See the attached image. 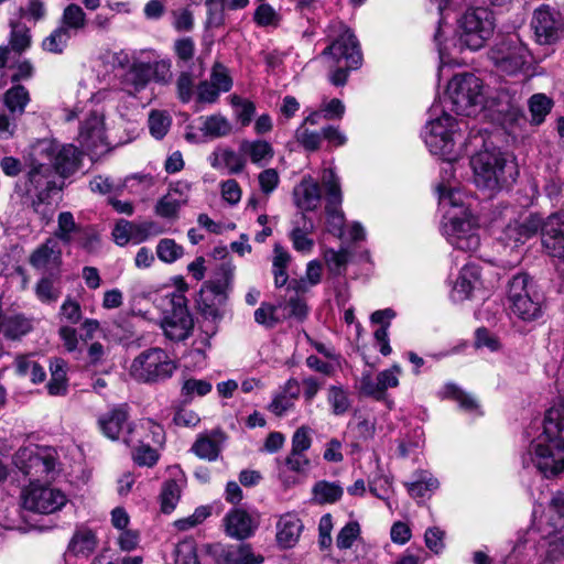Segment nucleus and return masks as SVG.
Listing matches in <instances>:
<instances>
[{
  "mask_svg": "<svg viewBox=\"0 0 564 564\" xmlns=\"http://www.w3.org/2000/svg\"><path fill=\"white\" fill-rule=\"evenodd\" d=\"M508 302L513 315L531 322L542 315V297L527 273L516 274L508 283Z\"/></svg>",
  "mask_w": 564,
  "mask_h": 564,
  "instance_id": "nucleus-8",
  "label": "nucleus"
},
{
  "mask_svg": "<svg viewBox=\"0 0 564 564\" xmlns=\"http://www.w3.org/2000/svg\"><path fill=\"white\" fill-rule=\"evenodd\" d=\"M340 34L324 50L323 55H329L337 63V68L330 74L335 86H344L351 69H357L362 62L359 43L354 33L340 24Z\"/></svg>",
  "mask_w": 564,
  "mask_h": 564,
  "instance_id": "nucleus-4",
  "label": "nucleus"
},
{
  "mask_svg": "<svg viewBox=\"0 0 564 564\" xmlns=\"http://www.w3.org/2000/svg\"><path fill=\"white\" fill-rule=\"evenodd\" d=\"M327 401L335 415L345 414L351 405L348 392L341 386H330L328 388Z\"/></svg>",
  "mask_w": 564,
  "mask_h": 564,
  "instance_id": "nucleus-42",
  "label": "nucleus"
},
{
  "mask_svg": "<svg viewBox=\"0 0 564 564\" xmlns=\"http://www.w3.org/2000/svg\"><path fill=\"white\" fill-rule=\"evenodd\" d=\"M295 139L306 151L314 152L319 149L323 135L322 131H311L306 127L300 126L295 131Z\"/></svg>",
  "mask_w": 564,
  "mask_h": 564,
  "instance_id": "nucleus-55",
  "label": "nucleus"
},
{
  "mask_svg": "<svg viewBox=\"0 0 564 564\" xmlns=\"http://www.w3.org/2000/svg\"><path fill=\"white\" fill-rule=\"evenodd\" d=\"M3 101L11 115H21L30 101V96L23 86L17 85L6 91Z\"/></svg>",
  "mask_w": 564,
  "mask_h": 564,
  "instance_id": "nucleus-36",
  "label": "nucleus"
},
{
  "mask_svg": "<svg viewBox=\"0 0 564 564\" xmlns=\"http://www.w3.org/2000/svg\"><path fill=\"white\" fill-rule=\"evenodd\" d=\"M484 85L480 78L470 73L458 74L447 86L452 110L460 116H474L484 104Z\"/></svg>",
  "mask_w": 564,
  "mask_h": 564,
  "instance_id": "nucleus-7",
  "label": "nucleus"
},
{
  "mask_svg": "<svg viewBox=\"0 0 564 564\" xmlns=\"http://www.w3.org/2000/svg\"><path fill=\"white\" fill-rule=\"evenodd\" d=\"M62 473V463L57 451L51 446H37V474L45 482L54 481Z\"/></svg>",
  "mask_w": 564,
  "mask_h": 564,
  "instance_id": "nucleus-28",
  "label": "nucleus"
},
{
  "mask_svg": "<svg viewBox=\"0 0 564 564\" xmlns=\"http://www.w3.org/2000/svg\"><path fill=\"white\" fill-rule=\"evenodd\" d=\"M431 119L425 124L423 139L430 152L451 162L456 159L455 145L462 140V124L451 115L445 112L440 105L434 104L430 108Z\"/></svg>",
  "mask_w": 564,
  "mask_h": 564,
  "instance_id": "nucleus-2",
  "label": "nucleus"
},
{
  "mask_svg": "<svg viewBox=\"0 0 564 564\" xmlns=\"http://www.w3.org/2000/svg\"><path fill=\"white\" fill-rule=\"evenodd\" d=\"M303 524L294 513H285L276 523V541L282 547H292L299 540Z\"/></svg>",
  "mask_w": 564,
  "mask_h": 564,
  "instance_id": "nucleus-27",
  "label": "nucleus"
},
{
  "mask_svg": "<svg viewBox=\"0 0 564 564\" xmlns=\"http://www.w3.org/2000/svg\"><path fill=\"white\" fill-rule=\"evenodd\" d=\"M510 214L508 223L501 228L497 240L511 250L524 245L539 232L541 227L540 214L535 212H521L516 216L513 209H507Z\"/></svg>",
  "mask_w": 564,
  "mask_h": 564,
  "instance_id": "nucleus-9",
  "label": "nucleus"
},
{
  "mask_svg": "<svg viewBox=\"0 0 564 564\" xmlns=\"http://www.w3.org/2000/svg\"><path fill=\"white\" fill-rule=\"evenodd\" d=\"M359 534H360V527H359L358 522H356V521L348 522L344 528H341V530L337 534V538H336L337 547L340 550L350 549L352 546L354 542L356 541V539L359 536Z\"/></svg>",
  "mask_w": 564,
  "mask_h": 564,
  "instance_id": "nucleus-62",
  "label": "nucleus"
},
{
  "mask_svg": "<svg viewBox=\"0 0 564 564\" xmlns=\"http://www.w3.org/2000/svg\"><path fill=\"white\" fill-rule=\"evenodd\" d=\"M177 473L180 474L181 478L176 479H169L164 481L161 490V510L164 513L172 512L180 498L182 492V482H183V473L178 469Z\"/></svg>",
  "mask_w": 564,
  "mask_h": 564,
  "instance_id": "nucleus-34",
  "label": "nucleus"
},
{
  "mask_svg": "<svg viewBox=\"0 0 564 564\" xmlns=\"http://www.w3.org/2000/svg\"><path fill=\"white\" fill-rule=\"evenodd\" d=\"M19 506L20 518L24 524L18 529L22 532H29L35 527V482L31 478L21 488Z\"/></svg>",
  "mask_w": 564,
  "mask_h": 564,
  "instance_id": "nucleus-29",
  "label": "nucleus"
},
{
  "mask_svg": "<svg viewBox=\"0 0 564 564\" xmlns=\"http://www.w3.org/2000/svg\"><path fill=\"white\" fill-rule=\"evenodd\" d=\"M212 383L207 380L189 378L184 380L181 393L184 398L192 400L194 397H204L212 391Z\"/></svg>",
  "mask_w": 564,
  "mask_h": 564,
  "instance_id": "nucleus-53",
  "label": "nucleus"
},
{
  "mask_svg": "<svg viewBox=\"0 0 564 564\" xmlns=\"http://www.w3.org/2000/svg\"><path fill=\"white\" fill-rule=\"evenodd\" d=\"M528 48L517 37H503L489 51V58L498 73L514 76L528 62Z\"/></svg>",
  "mask_w": 564,
  "mask_h": 564,
  "instance_id": "nucleus-10",
  "label": "nucleus"
},
{
  "mask_svg": "<svg viewBox=\"0 0 564 564\" xmlns=\"http://www.w3.org/2000/svg\"><path fill=\"white\" fill-rule=\"evenodd\" d=\"M301 218L304 220L303 227H295L291 231L290 237L295 250L301 252H310L314 246V241L313 239L308 238L307 235L313 230L314 225L312 220L307 219L303 213L301 214Z\"/></svg>",
  "mask_w": 564,
  "mask_h": 564,
  "instance_id": "nucleus-40",
  "label": "nucleus"
},
{
  "mask_svg": "<svg viewBox=\"0 0 564 564\" xmlns=\"http://www.w3.org/2000/svg\"><path fill=\"white\" fill-rule=\"evenodd\" d=\"M470 165L476 186L486 189L510 185L516 182L519 174L512 160H508L500 150L489 149L487 145L471 156Z\"/></svg>",
  "mask_w": 564,
  "mask_h": 564,
  "instance_id": "nucleus-3",
  "label": "nucleus"
},
{
  "mask_svg": "<svg viewBox=\"0 0 564 564\" xmlns=\"http://www.w3.org/2000/svg\"><path fill=\"white\" fill-rule=\"evenodd\" d=\"M529 108L532 122L540 124L552 108V100L543 94H535L530 98Z\"/></svg>",
  "mask_w": 564,
  "mask_h": 564,
  "instance_id": "nucleus-51",
  "label": "nucleus"
},
{
  "mask_svg": "<svg viewBox=\"0 0 564 564\" xmlns=\"http://www.w3.org/2000/svg\"><path fill=\"white\" fill-rule=\"evenodd\" d=\"M206 555L214 564H235V555L232 544L214 543L207 544Z\"/></svg>",
  "mask_w": 564,
  "mask_h": 564,
  "instance_id": "nucleus-47",
  "label": "nucleus"
},
{
  "mask_svg": "<svg viewBox=\"0 0 564 564\" xmlns=\"http://www.w3.org/2000/svg\"><path fill=\"white\" fill-rule=\"evenodd\" d=\"M175 564H200L193 541H182L176 545Z\"/></svg>",
  "mask_w": 564,
  "mask_h": 564,
  "instance_id": "nucleus-59",
  "label": "nucleus"
},
{
  "mask_svg": "<svg viewBox=\"0 0 564 564\" xmlns=\"http://www.w3.org/2000/svg\"><path fill=\"white\" fill-rule=\"evenodd\" d=\"M235 555V564H261L264 557L261 554H256L251 544L240 543L232 544Z\"/></svg>",
  "mask_w": 564,
  "mask_h": 564,
  "instance_id": "nucleus-60",
  "label": "nucleus"
},
{
  "mask_svg": "<svg viewBox=\"0 0 564 564\" xmlns=\"http://www.w3.org/2000/svg\"><path fill=\"white\" fill-rule=\"evenodd\" d=\"M177 369L176 362L162 348H149L131 362L130 375L138 382L161 383L170 379Z\"/></svg>",
  "mask_w": 564,
  "mask_h": 564,
  "instance_id": "nucleus-5",
  "label": "nucleus"
},
{
  "mask_svg": "<svg viewBox=\"0 0 564 564\" xmlns=\"http://www.w3.org/2000/svg\"><path fill=\"white\" fill-rule=\"evenodd\" d=\"M82 234L83 237L78 240L79 245L90 250L98 238L95 234L84 231L79 225L76 224L74 216L70 212H62L57 218V229L52 238H55L58 242L62 241L65 245H69L73 241V235Z\"/></svg>",
  "mask_w": 564,
  "mask_h": 564,
  "instance_id": "nucleus-19",
  "label": "nucleus"
},
{
  "mask_svg": "<svg viewBox=\"0 0 564 564\" xmlns=\"http://www.w3.org/2000/svg\"><path fill=\"white\" fill-rule=\"evenodd\" d=\"M184 205L181 204L173 194L166 193L155 204L154 212L158 216L166 219H177L180 209Z\"/></svg>",
  "mask_w": 564,
  "mask_h": 564,
  "instance_id": "nucleus-49",
  "label": "nucleus"
},
{
  "mask_svg": "<svg viewBox=\"0 0 564 564\" xmlns=\"http://www.w3.org/2000/svg\"><path fill=\"white\" fill-rule=\"evenodd\" d=\"M31 43L32 35L30 29L21 23L12 24L10 51L21 54L31 46Z\"/></svg>",
  "mask_w": 564,
  "mask_h": 564,
  "instance_id": "nucleus-46",
  "label": "nucleus"
},
{
  "mask_svg": "<svg viewBox=\"0 0 564 564\" xmlns=\"http://www.w3.org/2000/svg\"><path fill=\"white\" fill-rule=\"evenodd\" d=\"M226 441V435L220 430H213L199 434L191 447V452L198 458L208 462H215L221 453V447Z\"/></svg>",
  "mask_w": 564,
  "mask_h": 564,
  "instance_id": "nucleus-23",
  "label": "nucleus"
},
{
  "mask_svg": "<svg viewBox=\"0 0 564 564\" xmlns=\"http://www.w3.org/2000/svg\"><path fill=\"white\" fill-rule=\"evenodd\" d=\"M62 294L59 278L43 276L37 283V297L44 303L56 302Z\"/></svg>",
  "mask_w": 564,
  "mask_h": 564,
  "instance_id": "nucleus-44",
  "label": "nucleus"
},
{
  "mask_svg": "<svg viewBox=\"0 0 564 564\" xmlns=\"http://www.w3.org/2000/svg\"><path fill=\"white\" fill-rule=\"evenodd\" d=\"M225 279L202 288L197 300L200 313L206 318L216 321L223 316L221 308L227 301V289L232 279V272L228 267H223Z\"/></svg>",
  "mask_w": 564,
  "mask_h": 564,
  "instance_id": "nucleus-12",
  "label": "nucleus"
},
{
  "mask_svg": "<svg viewBox=\"0 0 564 564\" xmlns=\"http://www.w3.org/2000/svg\"><path fill=\"white\" fill-rule=\"evenodd\" d=\"M443 394L458 402L459 406L466 411H474L478 408L476 400L454 383H447L444 387Z\"/></svg>",
  "mask_w": 564,
  "mask_h": 564,
  "instance_id": "nucleus-54",
  "label": "nucleus"
},
{
  "mask_svg": "<svg viewBox=\"0 0 564 564\" xmlns=\"http://www.w3.org/2000/svg\"><path fill=\"white\" fill-rule=\"evenodd\" d=\"M293 197L295 205L301 210H315L322 202L321 186L313 177L305 176L294 187Z\"/></svg>",
  "mask_w": 564,
  "mask_h": 564,
  "instance_id": "nucleus-24",
  "label": "nucleus"
},
{
  "mask_svg": "<svg viewBox=\"0 0 564 564\" xmlns=\"http://www.w3.org/2000/svg\"><path fill=\"white\" fill-rule=\"evenodd\" d=\"M209 82L220 91V93H227L232 87V79L229 75V72L226 66H224L220 63H215L212 73Z\"/></svg>",
  "mask_w": 564,
  "mask_h": 564,
  "instance_id": "nucleus-58",
  "label": "nucleus"
},
{
  "mask_svg": "<svg viewBox=\"0 0 564 564\" xmlns=\"http://www.w3.org/2000/svg\"><path fill=\"white\" fill-rule=\"evenodd\" d=\"M31 329V322L20 315L8 317L3 321L0 318V332L10 339H17Z\"/></svg>",
  "mask_w": 564,
  "mask_h": 564,
  "instance_id": "nucleus-39",
  "label": "nucleus"
},
{
  "mask_svg": "<svg viewBox=\"0 0 564 564\" xmlns=\"http://www.w3.org/2000/svg\"><path fill=\"white\" fill-rule=\"evenodd\" d=\"M35 175V165H31L28 171V180L17 184V194L20 196V203L23 207L35 212V197L33 196V178Z\"/></svg>",
  "mask_w": 564,
  "mask_h": 564,
  "instance_id": "nucleus-50",
  "label": "nucleus"
},
{
  "mask_svg": "<svg viewBox=\"0 0 564 564\" xmlns=\"http://www.w3.org/2000/svg\"><path fill=\"white\" fill-rule=\"evenodd\" d=\"M231 105L236 108V116L242 127L250 124L254 113L256 106L248 99H242L239 96H231Z\"/></svg>",
  "mask_w": 564,
  "mask_h": 564,
  "instance_id": "nucleus-57",
  "label": "nucleus"
},
{
  "mask_svg": "<svg viewBox=\"0 0 564 564\" xmlns=\"http://www.w3.org/2000/svg\"><path fill=\"white\" fill-rule=\"evenodd\" d=\"M97 546L98 538L96 532L87 524L80 523L75 527L66 552L75 557H89Z\"/></svg>",
  "mask_w": 564,
  "mask_h": 564,
  "instance_id": "nucleus-21",
  "label": "nucleus"
},
{
  "mask_svg": "<svg viewBox=\"0 0 564 564\" xmlns=\"http://www.w3.org/2000/svg\"><path fill=\"white\" fill-rule=\"evenodd\" d=\"M204 135L210 138H220L227 135L231 131L230 122L220 115L206 117L200 128Z\"/></svg>",
  "mask_w": 564,
  "mask_h": 564,
  "instance_id": "nucleus-41",
  "label": "nucleus"
},
{
  "mask_svg": "<svg viewBox=\"0 0 564 564\" xmlns=\"http://www.w3.org/2000/svg\"><path fill=\"white\" fill-rule=\"evenodd\" d=\"M300 383L296 379H289L281 390L273 397L268 410L276 416L284 415L294 408L295 401L300 397Z\"/></svg>",
  "mask_w": 564,
  "mask_h": 564,
  "instance_id": "nucleus-25",
  "label": "nucleus"
},
{
  "mask_svg": "<svg viewBox=\"0 0 564 564\" xmlns=\"http://www.w3.org/2000/svg\"><path fill=\"white\" fill-rule=\"evenodd\" d=\"M408 491L413 498H422L426 492L438 487V481L430 473L421 470L415 475V479L406 484Z\"/></svg>",
  "mask_w": 564,
  "mask_h": 564,
  "instance_id": "nucleus-38",
  "label": "nucleus"
},
{
  "mask_svg": "<svg viewBox=\"0 0 564 564\" xmlns=\"http://www.w3.org/2000/svg\"><path fill=\"white\" fill-rule=\"evenodd\" d=\"M443 235L457 250L474 252L480 246L477 221L469 215L463 218L452 216L443 225Z\"/></svg>",
  "mask_w": 564,
  "mask_h": 564,
  "instance_id": "nucleus-11",
  "label": "nucleus"
},
{
  "mask_svg": "<svg viewBox=\"0 0 564 564\" xmlns=\"http://www.w3.org/2000/svg\"><path fill=\"white\" fill-rule=\"evenodd\" d=\"M223 527L227 536L243 541L256 533L259 527V517L256 512L232 508L223 518Z\"/></svg>",
  "mask_w": 564,
  "mask_h": 564,
  "instance_id": "nucleus-18",
  "label": "nucleus"
},
{
  "mask_svg": "<svg viewBox=\"0 0 564 564\" xmlns=\"http://www.w3.org/2000/svg\"><path fill=\"white\" fill-rule=\"evenodd\" d=\"M542 245L549 254L564 263V212H555L543 218L540 214Z\"/></svg>",
  "mask_w": 564,
  "mask_h": 564,
  "instance_id": "nucleus-17",
  "label": "nucleus"
},
{
  "mask_svg": "<svg viewBox=\"0 0 564 564\" xmlns=\"http://www.w3.org/2000/svg\"><path fill=\"white\" fill-rule=\"evenodd\" d=\"M322 182L326 189V214L329 231L341 235L344 214L339 210L341 205V189L339 178L332 169L324 170Z\"/></svg>",
  "mask_w": 564,
  "mask_h": 564,
  "instance_id": "nucleus-16",
  "label": "nucleus"
},
{
  "mask_svg": "<svg viewBox=\"0 0 564 564\" xmlns=\"http://www.w3.org/2000/svg\"><path fill=\"white\" fill-rule=\"evenodd\" d=\"M239 150L258 166L267 165L274 156V149L272 144L262 139L242 140L240 142Z\"/></svg>",
  "mask_w": 564,
  "mask_h": 564,
  "instance_id": "nucleus-31",
  "label": "nucleus"
},
{
  "mask_svg": "<svg viewBox=\"0 0 564 564\" xmlns=\"http://www.w3.org/2000/svg\"><path fill=\"white\" fill-rule=\"evenodd\" d=\"M86 24V14L83 9L75 3L68 4L63 12L62 25L59 28H67L69 33L78 31Z\"/></svg>",
  "mask_w": 564,
  "mask_h": 564,
  "instance_id": "nucleus-43",
  "label": "nucleus"
},
{
  "mask_svg": "<svg viewBox=\"0 0 564 564\" xmlns=\"http://www.w3.org/2000/svg\"><path fill=\"white\" fill-rule=\"evenodd\" d=\"M151 80L150 63H133L124 73L121 84L123 90L129 95L135 96L142 91Z\"/></svg>",
  "mask_w": 564,
  "mask_h": 564,
  "instance_id": "nucleus-26",
  "label": "nucleus"
},
{
  "mask_svg": "<svg viewBox=\"0 0 564 564\" xmlns=\"http://www.w3.org/2000/svg\"><path fill=\"white\" fill-rule=\"evenodd\" d=\"M62 248L55 238H48L37 248V271L61 278Z\"/></svg>",
  "mask_w": 564,
  "mask_h": 564,
  "instance_id": "nucleus-22",
  "label": "nucleus"
},
{
  "mask_svg": "<svg viewBox=\"0 0 564 564\" xmlns=\"http://www.w3.org/2000/svg\"><path fill=\"white\" fill-rule=\"evenodd\" d=\"M82 152L73 144L55 139H37V203L47 202L59 194L65 180L78 171Z\"/></svg>",
  "mask_w": 564,
  "mask_h": 564,
  "instance_id": "nucleus-1",
  "label": "nucleus"
},
{
  "mask_svg": "<svg viewBox=\"0 0 564 564\" xmlns=\"http://www.w3.org/2000/svg\"><path fill=\"white\" fill-rule=\"evenodd\" d=\"M215 160L212 162L214 167L224 165L230 174H238L242 172L246 166V160L242 153H237L231 149H219L214 152Z\"/></svg>",
  "mask_w": 564,
  "mask_h": 564,
  "instance_id": "nucleus-35",
  "label": "nucleus"
},
{
  "mask_svg": "<svg viewBox=\"0 0 564 564\" xmlns=\"http://www.w3.org/2000/svg\"><path fill=\"white\" fill-rule=\"evenodd\" d=\"M253 20L259 26H276L279 13L268 3H261L253 13Z\"/></svg>",
  "mask_w": 564,
  "mask_h": 564,
  "instance_id": "nucleus-64",
  "label": "nucleus"
},
{
  "mask_svg": "<svg viewBox=\"0 0 564 564\" xmlns=\"http://www.w3.org/2000/svg\"><path fill=\"white\" fill-rule=\"evenodd\" d=\"M480 270L476 264H465L455 282L453 296L456 301L468 299L478 283Z\"/></svg>",
  "mask_w": 564,
  "mask_h": 564,
  "instance_id": "nucleus-33",
  "label": "nucleus"
},
{
  "mask_svg": "<svg viewBox=\"0 0 564 564\" xmlns=\"http://www.w3.org/2000/svg\"><path fill=\"white\" fill-rule=\"evenodd\" d=\"M70 37L72 36L67 28L58 26L43 40L42 48L53 54H62Z\"/></svg>",
  "mask_w": 564,
  "mask_h": 564,
  "instance_id": "nucleus-45",
  "label": "nucleus"
},
{
  "mask_svg": "<svg viewBox=\"0 0 564 564\" xmlns=\"http://www.w3.org/2000/svg\"><path fill=\"white\" fill-rule=\"evenodd\" d=\"M35 447L33 444L22 446L13 456L15 467L22 473L24 477L31 475L34 467Z\"/></svg>",
  "mask_w": 564,
  "mask_h": 564,
  "instance_id": "nucleus-52",
  "label": "nucleus"
},
{
  "mask_svg": "<svg viewBox=\"0 0 564 564\" xmlns=\"http://www.w3.org/2000/svg\"><path fill=\"white\" fill-rule=\"evenodd\" d=\"M495 28V14L489 9L478 7L467 10L458 20L460 47L480 50L494 35Z\"/></svg>",
  "mask_w": 564,
  "mask_h": 564,
  "instance_id": "nucleus-6",
  "label": "nucleus"
},
{
  "mask_svg": "<svg viewBox=\"0 0 564 564\" xmlns=\"http://www.w3.org/2000/svg\"><path fill=\"white\" fill-rule=\"evenodd\" d=\"M171 118L169 115L153 110L149 116V129L155 139H162L169 131Z\"/></svg>",
  "mask_w": 564,
  "mask_h": 564,
  "instance_id": "nucleus-56",
  "label": "nucleus"
},
{
  "mask_svg": "<svg viewBox=\"0 0 564 564\" xmlns=\"http://www.w3.org/2000/svg\"><path fill=\"white\" fill-rule=\"evenodd\" d=\"M58 315L62 322L75 325L82 319L80 304L76 300L68 296L63 302Z\"/></svg>",
  "mask_w": 564,
  "mask_h": 564,
  "instance_id": "nucleus-61",
  "label": "nucleus"
},
{
  "mask_svg": "<svg viewBox=\"0 0 564 564\" xmlns=\"http://www.w3.org/2000/svg\"><path fill=\"white\" fill-rule=\"evenodd\" d=\"M129 417L128 404H118L98 417V426L106 437L112 441L122 438L130 446L132 445L130 435L133 429Z\"/></svg>",
  "mask_w": 564,
  "mask_h": 564,
  "instance_id": "nucleus-14",
  "label": "nucleus"
},
{
  "mask_svg": "<svg viewBox=\"0 0 564 564\" xmlns=\"http://www.w3.org/2000/svg\"><path fill=\"white\" fill-rule=\"evenodd\" d=\"M550 524L555 531L564 529V494H556L550 505Z\"/></svg>",
  "mask_w": 564,
  "mask_h": 564,
  "instance_id": "nucleus-63",
  "label": "nucleus"
},
{
  "mask_svg": "<svg viewBox=\"0 0 564 564\" xmlns=\"http://www.w3.org/2000/svg\"><path fill=\"white\" fill-rule=\"evenodd\" d=\"M51 378L45 384L51 397H65L68 393L67 362L62 358L50 360Z\"/></svg>",
  "mask_w": 564,
  "mask_h": 564,
  "instance_id": "nucleus-30",
  "label": "nucleus"
},
{
  "mask_svg": "<svg viewBox=\"0 0 564 564\" xmlns=\"http://www.w3.org/2000/svg\"><path fill=\"white\" fill-rule=\"evenodd\" d=\"M312 492L316 502L334 503L341 498L343 488L335 482L321 480L314 485Z\"/></svg>",
  "mask_w": 564,
  "mask_h": 564,
  "instance_id": "nucleus-37",
  "label": "nucleus"
},
{
  "mask_svg": "<svg viewBox=\"0 0 564 564\" xmlns=\"http://www.w3.org/2000/svg\"><path fill=\"white\" fill-rule=\"evenodd\" d=\"M68 502L64 491L53 487H37V513L54 514Z\"/></svg>",
  "mask_w": 564,
  "mask_h": 564,
  "instance_id": "nucleus-32",
  "label": "nucleus"
},
{
  "mask_svg": "<svg viewBox=\"0 0 564 564\" xmlns=\"http://www.w3.org/2000/svg\"><path fill=\"white\" fill-rule=\"evenodd\" d=\"M531 25L540 44L554 43L564 30L561 13L546 4L534 10Z\"/></svg>",
  "mask_w": 564,
  "mask_h": 564,
  "instance_id": "nucleus-15",
  "label": "nucleus"
},
{
  "mask_svg": "<svg viewBox=\"0 0 564 564\" xmlns=\"http://www.w3.org/2000/svg\"><path fill=\"white\" fill-rule=\"evenodd\" d=\"M184 253L182 246L177 245L174 239L163 238L158 242L156 256L165 263H173Z\"/></svg>",
  "mask_w": 564,
  "mask_h": 564,
  "instance_id": "nucleus-48",
  "label": "nucleus"
},
{
  "mask_svg": "<svg viewBox=\"0 0 564 564\" xmlns=\"http://www.w3.org/2000/svg\"><path fill=\"white\" fill-rule=\"evenodd\" d=\"M171 303L172 308L165 313L161 326L169 339L182 341L191 335L194 322L183 296H174Z\"/></svg>",
  "mask_w": 564,
  "mask_h": 564,
  "instance_id": "nucleus-13",
  "label": "nucleus"
},
{
  "mask_svg": "<svg viewBox=\"0 0 564 564\" xmlns=\"http://www.w3.org/2000/svg\"><path fill=\"white\" fill-rule=\"evenodd\" d=\"M78 141L88 151H97L107 145L102 115L94 111L86 118L80 126Z\"/></svg>",
  "mask_w": 564,
  "mask_h": 564,
  "instance_id": "nucleus-20",
  "label": "nucleus"
}]
</instances>
